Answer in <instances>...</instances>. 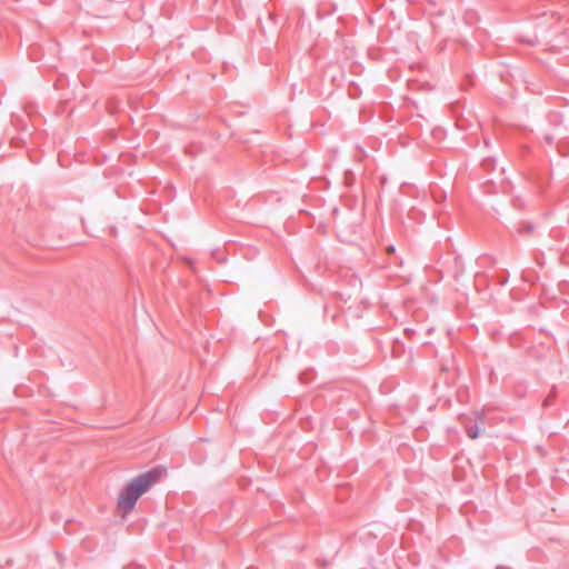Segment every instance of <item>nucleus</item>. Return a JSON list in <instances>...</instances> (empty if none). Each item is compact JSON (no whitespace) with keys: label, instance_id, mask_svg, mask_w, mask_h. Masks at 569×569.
I'll return each instance as SVG.
<instances>
[{"label":"nucleus","instance_id":"f257e3e1","mask_svg":"<svg viewBox=\"0 0 569 569\" xmlns=\"http://www.w3.org/2000/svg\"><path fill=\"white\" fill-rule=\"evenodd\" d=\"M160 472L151 470L132 479L118 497V512L124 518L134 508L137 500L159 479Z\"/></svg>","mask_w":569,"mask_h":569},{"label":"nucleus","instance_id":"f03ea898","mask_svg":"<svg viewBox=\"0 0 569 569\" xmlns=\"http://www.w3.org/2000/svg\"><path fill=\"white\" fill-rule=\"evenodd\" d=\"M467 433H468L469 438L476 439L482 433V429L480 427H476L475 429L468 428Z\"/></svg>","mask_w":569,"mask_h":569}]
</instances>
